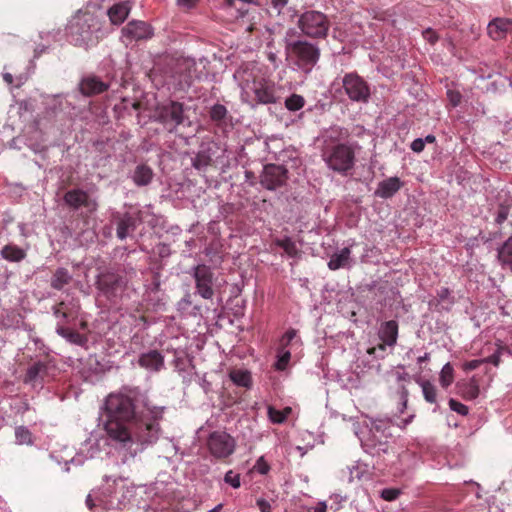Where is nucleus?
Returning <instances> with one entry per match:
<instances>
[{"mask_svg":"<svg viewBox=\"0 0 512 512\" xmlns=\"http://www.w3.org/2000/svg\"><path fill=\"white\" fill-rule=\"evenodd\" d=\"M154 173L146 164L137 165L131 174L133 183L138 187L147 186L151 183Z\"/></svg>","mask_w":512,"mask_h":512,"instance_id":"2f4dec72","label":"nucleus"},{"mask_svg":"<svg viewBox=\"0 0 512 512\" xmlns=\"http://www.w3.org/2000/svg\"><path fill=\"white\" fill-rule=\"evenodd\" d=\"M103 494L105 500H101L103 505L109 509H120L130 503L135 495V487L127 483L124 478L105 477L103 485Z\"/></svg>","mask_w":512,"mask_h":512,"instance_id":"423d86ee","label":"nucleus"},{"mask_svg":"<svg viewBox=\"0 0 512 512\" xmlns=\"http://www.w3.org/2000/svg\"><path fill=\"white\" fill-rule=\"evenodd\" d=\"M447 95H448V98H449L451 104L454 107L458 106L460 104V102H461V95H460V93L449 90L447 92Z\"/></svg>","mask_w":512,"mask_h":512,"instance_id":"e2e57ef3","label":"nucleus"},{"mask_svg":"<svg viewBox=\"0 0 512 512\" xmlns=\"http://www.w3.org/2000/svg\"><path fill=\"white\" fill-rule=\"evenodd\" d=\"M327 504L326 502H318L315 506H312L308 509V512H326Z\"/></svg>","mask_w":512,"mask_h":512,"instance_id":"338daca9","label":"nucleus"},{"mask_svg":"<svg viewBox=\"0 0 512 512\" xmlns=\"http://www.w3.org/2000/svg\"><path fill=\"white\" fill-rule=\"evenodd\" d=\"M256 505L258 506L260 512H271L272 511L270 502L264 498L257 499Z\"/></svg>","mask_w":512,"mask_h":512,"instance_id":"052dcab7","label":"nucleus"},{"mask_svg":"<svg viewBox=\"0 0 512 512\" xmlns=\"http://www.w3.org/2000/svg\"><path fill=\"white\" fill-rule=\"evenodd\" d=\"M265 75L264 66L254 61L242 63L236 69L233 78L241 90L242 101L251 102V91L263 81Z\"/></svg>","mask_w":512,"mask_h":512,"instance_id":"0eeeda50","label":"nucleus"},{"mask_svg":"<svg viewBox=\"0 0 512 512\" xmlns=\"http://www.w3.org/2000/svg\"><path fill=\"white\" fill-rule=\"evenodd\" d=\"M507 218H508V207L500 206V208L497 212L496 218H495V222L498 225H501L507 220Z\"/></svg>","mask_w":512,"mask_h":512,"instance_id":"13d9d810","label":"nucleus"},{"mask_svg":"<svg viewBox=\"0 0 512 512\" xmlns=\"http://www.w3.org/2000/svg\"><path fill=\"white\" fill-rule=\"evenodd\" d=\"M111 86L110 82L102 80L96 75L84 77L80 82L81 93L86 96L100 94Z\"/></svg>","mask_w":512,"mask_h":512,"instance_id":"393cba45","label":"nucleus"},{"mask_svg":"<svg viewBox=\"0 0 512 512\" xmlns=\"http://www.w3.org/2000/svg\"><path fill=\"white\" fill-rule=\"evenodd\" d=\"M510 30H512V20L505 18H495L487 26L488 35L494 40L504 38Z\"/></svg>","mask_w":512,"mask_h":512,"instance_id":"c756f323","label":"nucleus"},{"mask_svg":"<svg viewBox=\"0 0 512 512\" xmlns=\"http://www.w3.org/2000/svg\"><path fill=\"white\" fill-rule=\"evenodd\" d=\"M132 5L129 0L120 1L115 3L112 7L107 10V15L110 19L111 24L120 25L128 17L131 11Z\"/></svg>","mask_w":512,"mask_h":512,"instance_id":"cd10ccee","label":"nucleus"},{"mask_svg":"<svg viewBox=\"0 0 512 512\" xmlns=\"http://www.w3.org/2000/svg\"><path fill=\"white\" fill-rule=\"evenodd\" d=\"M321 158L329 170L341 176L348 175L355 165V151L350 144L322 145Z\"/></svg>","mask_w":512,"mask_h":512,"instance_id":"39448f33","label":"nucleus"},{"mask_svg":"<svg viewBox=\"0 0 512 512\" xmlns=\"http://www.w3.org/2000/svg\"><path fill=\"white\" fill-rule=\"evenodd\" d=\"M253 469L261 475H266L270 470V465L267 463L264 456H260L256 460Z\"/></svg>","mask_w":512,"mask_h":512,"instance_id":"864d4df0","label":"nucleus"},{"mask_svg":"<svg viewBox=\"0 0 512 512\" xmlns=\"http://www.w3.org/2000/svg\"><path fill=\"white\" fill-rule=\"evenodd\" d=\"M215 144L212 142L202 143L199 151L192 158V166L197 170H203L207 168L212 161V157L215 154Z\"/></svg>","mask_w":512,"mask_h":512,"instance_id":"a878e982","label":"nucleus"},{"mask_svg":"<svg viewBox=\"0 0 512 512\" xmlns=\"http://www.w3.org/2000/svg\"><path fill=\"white\" fill-rule=\"evenodd\" d=\"M191 108L178 101H169L157 109L156 118L170 133L191 128Z\"/></svg>","mask_w":512,"mask_h":512,"instance_id":"20e7f679","label":"nucleus"},{"mask_svg":"<svg viewBox=\"0 0 512 512\" xmlns=\"http://www.w3.org/2000/svg\"><path fill=\"white\" fill-rule=\"evenodd\" d=\"M2 256L10 261H19L24 258L25 254L23 250L7 245L2 249Z\"/></svg>","mask_w":512,"mask_h":512,"instance_id":"a18cd8bd","label":"nucleus"},{"mask_svg":"<svg viewBox=\"0 0 512 512\" xmlns=\"http://www.w3.org/2000/svg\"><path fill=\"white\" fill-rule=\"evenodd\" d=\"M462 394L466 399L472 400L475 399L479 394V387L474 381H470L465 384L462 389Z\"/></svg>","mask_w":512,"mask_h":512,"instance_id":"09e8293b","label":"nucleus"},{"mask_svg":"<svg viewBox=\"0 0 512 512\" xmlns=\"http://www.w3.org/2000/svg\"><path fill=\"white\" fill-rule=\"evenodd\" d=\"M287 173V169L282 165H266L261 174L260 183L265 189L274 191L286 183Z\"/></svg>","mask_w":512,"mask_h":512,"instance_id":"f3484780","label":"nucleus"},{"mask_svg":"<svg viewBox=\"0 0 512 512\" xmlns=\"http://www.w3.org/2000/svg\"><path fill=\"white\" fill-rule=\"evenodd\" d=\"M400 400H401L400 413H402L405 410V408L407 406V401H408V390L404 386H401V389H400Z\"/></svg>","mask_w":512,"mask_h":512,"instance_id":"680f3d73","label":"nucleus"},{"mask_svg":"<svg viewBox=\"0 0 512 512\" xmlns=\"http://www.w3.org/2000/svg\"><path fill=\"white\" fill-rule=\"evenodd\" d=\"M453 367L450 363H446L440 372V383L443 387H448L453 381Z\"/></svg>","mask_w":512,"mask_h":512,"instance_id":"49530a36","label":"nucleus"},{"mask_svg":"<svg viewBox=\"0 0 512 512\" xmlns=\"http://www.w3.org/2000/svg\"><path fill=\"white\" fill-rule=\"evenodd\" d=\"M425 144L423 138H416L412 141L410 148L415 153H420L424 150Z\"/></svg>","mask_w":512,"mask_h":512,"instance_id":"bf43d9fd","label":"nucleus"},{"mask_svg":"<svg viewBox=\"0 0 512 512\" xmlns=\"http://www.w3.org/2000/svg\"><path fill=\"white\" fill-rule=\"evenodd\" d=\"M56 332L70 344L79 346L84 349L88 348V337L86 335L60 324L57 325Z\"/></svg>","mask_w":512,"mask_h":512,"instance_id":"c85d7f7f","label":"nucleus"},{"mask_svg":"<svg viewBox=\"0 0 512 512\" xmlns=\"http://www.w3.org/2000/svg\"><path fill=\"white\" fill-rule=\"evenodd\" d=\"M305 105L303 96L293 93L285 99V107L287 110L295 112L302 109Z\"/></svg>","mask_w":512,"mask_h":512,"instance_id":"79ce46f5","label":"nucleus"},{"mask_svg":"<svg viewBox=\"0 0 512 512\" xmlns=\"http://www.w3.org/2000/svg\"><path fill=\"white\" fill-rule=\"evenodd\" d=\"M279 100L278 89L276 84L266 75L259 84L251 91V102L257 104H275Z\"/></svg>","mask_w":512,"mask_h":512,"instance_id":"dca6fc26","label":"nucleus"},{"mask_svg":"<svg viewBox=\"0 0 512 512\" xmlns=\"http://www.w3.org/2000/svg\"><path fill=\"white\" fill-rule=\"evenodd\" d=\"M386 347H388L386 344L381 342L377 346L371 347L367 350V353L374 358H384L386 353Z\"/></svg>","mask_w":512,"mask_h":512,"instance_id":"6e6d98bb","label":"nucleus"},{"mask_svg":"<svg viewBox=\"0 0 512 512\" xmlns=\"http://www.w3.org/2000/svg\"><path fill=\"white\" fill-rule=\"evenodd\" d=\"M278 245L290 257H295L298 254V248L296 246V243L289 237H286V238L278 241Z\"/></svg>","mask_w":512,"mask_h":512,"instance_id":"de8ad7c7","label":"nucleus"},{"mask_svg":"<svg viewBox=\"0 0 512 512\" xmlns=\"http://www.w3.org/2000/svg\"><path fill=\"white\" fill-rule=\"evenodd\" d=\"M176 486L177 484L172 480L167 482L157 480L149 486H143L142 488L147 498L160 506L164 503L170 504L179 497Z\"/></svg>","mask_w":512,"mask_h":512,"instance_id":"ddd939ff","label":"nucleus"},{"mask_svg":"<svg viewBox=\"0 0 512 512\" xmlns=\"http://www.w3.org/2000/svg\"><path fill=\"white\" fill-rule=\"evenodd\" d=\"M420 386L422 388V393H423V397L424 399L428 402V403H436V400H437V389L436 387L430 383L429 381H422L420 382Z\"/></svg>","mask_w":512,"mask_h":512,"instance_id":"c03bdc74","label":"nucleus"},{"mask_svg":"<svg viewBox=\"0 0 512 512\" xmlns=\"http://www.w3.org/2000/svg\"><path fill=\"white\" fill-rule=\"evenodd\" d=\"M72 280V274L65 268H58L52 278H51V286L54 289L61 290L66 285H68Z\"/></svg>","mask_w":512,"mask_h":512,"instance_id":"e433bc0d","label":"nucleus"},{"mask_svg":"<svg viewBox=\"0 0 512 512\" xmlns=\"http://www.w3.org/2000/svg\"><path fill=\"white\" fill-rule=\"evenodd\" d=\"M403 181L397 177H389L380 181L374 191V196L381 199L392 198L402 187Z\"/></svg>","mask_w":512,"mask_h":512,"instance_id":"b1692460","label":"nucleus"},{"mask_svg":"<svg viewBox=\"0 0 512 512\" xmlns=\"http://www.w3.org/2000/svg\"><path fill=\"white\" fill-rule=\"evenodd\" d=\"M165 410L164 405L154 404L138 387L126 386L107 396L103 430L117 465L130 467L157 443Z\"/></svg>","mask_w":512,"mask_h":512,"instance_id":"f257e3e1","label":"nucleus"},{"mask_svg":"<svg viewBox=\"0 0 512 512\" xmlns=\"http://www.w3.org/2000/svg\"><path fill=\"white\" fill-rule=\"evenodd\" d=\"M193 277L196 284V292L204 299H211L213 291V273L206 265H198L194 268Z\"/></svg>","mask_w":512,"mask_h":512,"instance_id":"aec40b11","label":"nucleus"},{"mask_svg":"<svg viewBox=\"0 0 512 512\" xmlns=\"http://www.w3.org/2000/svg\"><path fill=\"white\" fill-rule=\"evenodd\" d=\"M292 409L290 407H286L284 410H277L272 406H268L267 414L269 420L274 424L283 423L288 415L291 413Z\"/></svg>","mask_w":512,"mask_h":512,"instance_id":"a19ab883","label":"nucleus"},{"mask_svg":"<svg viewBox=\"0 0 512 512\" xmlns=\"http://www.w3.org/2000/svg\"><path fill=\"white\" fill-rule=\"evenodd\" d=\"M401 493L402 490L400 488L390 487L384 488L381 491L380 496L385 501H394L401 495Z\"/></svg>","mask_w":512,"mask_h":512,"instance_id":"603ef678","label":"nucleus"},{"mask_svg":"<svg viewBox=\"0 0 512 512\" xmlns=\"http://www.w3.org/2000/svg\"><path fill=\"white\" fill-rule=\"evenodd\" d=\"M329 20L327 16L316 10H309L300 15L298 27L302 34L309 38H325L329 31Z\"/></svg>","mask_w":512,"mask_h":512,"instance_id":"9d476101","label":"nucleus"},{"mask_svg":"<svg viewBox=\"0 0 512 512\" xmlns=\"http://www.w3.org/2000/svg\"><path fill=\"white\" fill-rule=\"evenodd\" d=\"M152 28L144 21L132 20L121 31L122 42L128 46L133 42L152 37Z\"/></svg>","mask_w":512,"mask_h":512,"instance_id":"a211bd4d","label":"nucleus"},{"mask_svg":"<svg viewBox=\"0 0 512 512\" xmlns=\"http://www.w3.org/2000/svg\"><path fill=\"white\" fill-rule=\"evenodd\" d=\"M95 284L99 294L114 304L122 300L127 288V280L111 269L100 272Z\"/></svg>","mask_w":512,"mask_h":512,"instance_id":"6e6552de","label":"nucleus"},{"mask_svg":"<svg viewBox=\"0 0 512 512\" xmlns=\"http://www.w3.org/2000/svg\"><path fill=\"white\" fill-rule=\"evenodd\" d=\"M209 118L216 127L224 129L231 117L224 105L216 103L209 110Z\"/></svg>","mask_w":512,"mask_h":512,"instance_id":"72a5a7b5","label":"nucleus"},{"mask_svg":"<svg viewBox=\"0 0 512 512\" xmlns=\"http://www.w3.org/2000/svg\"><path fill=\"white\" fill-rule=\"evenodd\" d=\"M342 87L351 102L367 104L370 101V84L356 72L346 73L342 77Z\"/></svg>","mask_w":512,"mask_h":512,"instance_id":"9b49d317","label":"nucleus"},{"mask_svg":"<svg viewBox=\"0 0 512 512\" xmlns=\"http://www.w3.org/2000/svg\"><path fill=\"white\" fill-rule=\"evenodd\" d=\"M64 201L74 210H78L83 207L87 209V211L93 212L98 207L96 199L92 198L88 192L81 189H72L67 191L64 195Z\"/></svg>","mask_w":512,"mask_h":512,"instance_id":"412c9836","label":"nucleus"},{"mask_svg":"<svg viewBox=\"0 0 512 512\" xmlns=\"http://www.w3.org/2000/svg\"><path fill=\"white\" fill-rule=\"evenodd\" d=\"M437 305L440 306L438 310L449 311L454 304V297L451 295V291L447 287H441L437 290Z\"/></svg>","mask_w":512,"mask_h":512,"instance_id":"58836bf2","label":"nucleus"},{"mask_svg":"<svg viewBox=\"0 0 512 512\" xmlns=\"http://www.w3.org/2000/svg\"><path fill=\"white\" fill-rule=\"evenodd\" d=\"M271 4L277 13L280 14L282 9L288 4V0H272Z\"/></svg>","mask_w":512,"mask_h":512,"instance_id":"69168bd1","label":"nucleus"},{"mask_svg":"<svg viewBox=\"0 0 512 512\" xmlns=\"http://www.w3.org/2000/svg\"><path fill=\"white\" fill-rule=\"evenodd\" d=\"M224 482L234 489H237L241 486L240 475L235 473L233 470H229L225 473Z\"/></svg>","mask_w":512,"mask_h":512,"instance_id":"3c124183","label":"nucleus"},{"mask_svg":"<svg viewBox=\"0 0 512 512\" xmlns=\"http://www.w3.org/2000/svg\"><path fill=\"white\" fill-rule=\"evenodd\" d=\"M198 2L199 0H177L178 6L185 9H191L195 7Z\"/></svg>","mask_w":512,"mask_h":512,"instance_id":"0e129e2a","label":"nucleus"},{"mask_svg":"<svg viewBox=\"0 0 512 512\" xmlns=\"http://www.w3.org/2000/svg\"><path fill=\"white\" fill-rule=\"evenodd\" d=\"M79 311L80 304L79 301L75 298L62 300L58 305L54 307L55 317L66 322L75 320L78 317Z\"/></svg>","mask_w":512,"mask_h":512,"instance_id":"4be33fe9","label":"nucleus"},{"mask_svg":"<svg viewBox=\"0 0 512 512\" xmlns=\"http://www.w3.org/2000/svg\"><path fill=\"white\" fill-rule=\"evenodd\" d=\"M291 353L284 347H280L277 351V360L274 364L276 370L283 371L289 364Z\"/></svg>","mask_w":512,"mask_h":512,"instance_id":"37998d69","label":"nucleus"},{"mask_svg":"<svg viewBox=\"0 0 512 512\" xmlns=\"http://www.w3.org/2000/svg\"><path fill=\"white\" fill-rule=\"evenodd\" d=\"M206 447L213 459L224 460L235 452L236 441L225 431H213L207 437Z\"/></svg>","mask_w":512,"mask_h":512,"instance_id":"f8f14e48","label":"nucleus"},{"mask_svg":"<svg viewBox=\"0 0 512 512\" xmlns=\"http://www.w3.org/2000/svg\"><path fill=\"white\" fill-rule=\"evenodd\" d=\"M351 250L349 247H344L341 250L335 252L328 262V267L331 270H338L345 268L350 264Z\"/></svg>","mask_w":512,"mask_h":512,"instance_id":"f704fd0d","label":"nucleus"},{"mask_svg":"<svg viewBox=\"0 0 512 512\" xmlns=\"http://www.w3.org/2000/svg\"><path fill=\"white\" fill-rule=\"evenodd\" d=\"M99 451L97 445H89V454L84 455L83 450L76 452L73 447L61 445L58 449L54 448L50 453V458L58 465H64L63 470L69 472L72 467H80L89 458H94Z\"/></svg>","mask_w":512,"mask_h":512,"instance_id":"1a4fd4ad","label":"nucleus"},{"mask_svg":"<svg viewBox=\"0 0 512 512\" xmlns=\"http://www.w3.org/2000/svg\"><path fill=\"white\" fill-rule=\"evenodd\" d=\"M209 64V61L205 57H201L198 61L194 59H185L178 64L179 70L186 69L188 70V74L184 76H180L178 80L175 81H167L168 85H178L180 88H183L185 85H190L193 79H200L202 76L206 75V66Z\"/></svg>","mask_w":512,"mask_h":512,"instance_id":"4468645a","label":"nucleus"},{"mask_svg":"<svg viewBox=\"0 0 512 512\" xmlns=\"http://www.w3.org/2000/svg\"><path fill=\"white\" fill-rule=\"evenodd\" d=\"M347 137V129L334 125L322 133L321 139L323 141V145H337L341 144L340 141L346 139Z\"/></svg>","mask_w":512,"mask_h":512,"instance_id":"473e14b6","label":"nucleus"},{"mask_svg":"<svg viewBox=\"0 0 512 512\" xmlns=\"http://www.w3.org/2000/svg\"><path fill=\"white\" fill-rule=\"evenodd\" d=\"M296 337V330L289 329L281 338V347L286 348Z\"/></svg>","mask_w":512,"mask_h":512,"instance_id":"4d7b16f0","label":"nucleus"},{"mask_svg":"<svg viewBox=\"0 0 512 512\" xmlns=\"http://www.w3.org/2000/svg\"><path fill=\"white\" fill-rule=\"evenodd\" d=\"M16 439L20 444H29L32 441V435L30 431L23 427L19 426L15 431Z\"/></svg>","mask_w":512,"mask_h":512,"instance_id":"8fccbe9b","label":"nucleus"},{"mask_svg":"<svg viewBox=\"0 0 512 512\" xmlns=\"http://www.w3.org/2000/svg\"><path fill=\"white\" fill-rule=\"evenodd\" d=\"M60 35L59 29L40 31L39 38L41 42L34 47V58L44 53L53 43L60 40Z\"/></svg>","mask_w":512,"mask_h":512,"instance_id":"7c9ffc66","label":"nucleus"},{"mask_svg":"<svg viewBox=\"0 0 512 512\" xmlns=\"http://www.w3.org/2000/svg\"><path fill=\"white\" fill-rule=\"evenodd\" d=\"M59 374V369L51 360L34 362V390L43 389Z\"/></svg>","mask_w":512,"mask_h":512,"instance_id":"6ab92c4d","label":"nucleus"},{"mask_svg":"<svg viewBox=\"0 0 512 512\" xmlns=\"http://www.w3.org/2000/svg\"><path fill=\"white\" fill-rule=\"evenodd\" d=\"M144 212L137 210L135 212H116L113 219L116 223V235L119 240H125L131 232L135 231L137 225L143 222Z\"/></svg>","mask_w":512,"mask_h":512,"instance_id":"2eb2a0df","label":"nucleus"},{"mask_svg":"<svg viewBox=\"0 0 512 512\" xmlns=\"http://www.w3.org/2000/svg\"><path fill=\"white\" fill-rule=\"evenodd\" d=\"M69 42L85 49L95 46L105 35L103 17L99 11L79 9L66 26Z\"/></svg>","mask_w":512,"mask_h":512,"instance_id":"f03ea898","label":"nucleus"},{"mask_svg":"<svg viewBox=\"0 0 512 512\" xmlns=\"http://www.w3.org/2000/svg\"><path fill=\"white\" fill-rule=\"evenodd\" d=\"M498 258L501 265L505 268H509L512 272V236H510L498 250Z\"/></svg>","mask_w":512,"mask_h":512,"instance_id":"4c0bfd02","label":"nucleus"},{"mask_svg":"<svg viewBox=\"0 0 512 512\" xmlns=\"http://www.w3.org/2000/svg\"><path fill=\"white\" fill-rule=\"evenodd\" d=\"M296 34V30L290 28L284 36L286 60L293 71L308 76L319 62L320 48L306 40H294Z\"/></svg>","mask_w":512,"mask_h":512,"instance_id":"7ed1b4c3","label":"nucleus"},{"mask_svg":"<svg viewBox=\"0 0 512 512\" xmlns=\"http://www.w3.org/2000/svg\"><path fill=\"white\" fill-rule=\"evenodd\" d=\"M391 423H392V421L389 418L375 419L372 421L371 431L375 432V433H379L383 437L388 438V437L392 436V433L389 431Z\"/></svg>","mask_w":512,"mask_h":512,"instance_id":"ea45409f","label":"nucleus"},{"mask_svg":"<svg viewBox=\"0 0 512 512\" xmlns=\"http://www.w3.org/2000/svg\"><path fill=\"white\" fill-rule=\"evenodd\" d=\"M138 363L142 368L151 372H157L164 367V357L157 350H151L142 353L138 359Z\"/></svg>","mask_w":512,"mask_h":512,"instance_id":"bb28decb","label":"nucleus"},{"mask_svg":"<svg viewBox=\"0 0 512 512\" xmlns=\"http://www.w3.org/2000/svg\"><path fill=\"white\" fill-rule=\"evenodd\" d=\"M399 325L396 320H388L380 323L377 331L378 338L388 347L393 348L398 339Z\"/></svg>","mask_w":512,"mask_h":512,"instance_id":"5701e85b","label":"nucleus"},{"mask_svg":"<svg viewBox=\"0 0 512 512\" xmlns=\"http://www.w3.org/2000/svg\"><path fill=\"white\" fill-rule=\"evenodd\" d=\"M449 407L452 411L460 414V415H467L468 414V407L460 402H458L457 400L451 398L449 400Z\"/></svg>","mask_w":512,"mask_h":512,"instance_id":"5fc2aeb1","label":"nucleus"},{"mask_svg":"<svg viewBox=\"0 0 512 512\" xmlns=\"http://www.w3.org/2000/svg\"><path fill=\"white\" fill-rule=\"evenodd\" d=\"M484 362L491 363L497 366L500 362V352L496 351L495 353L484 359Z\"/></svg>","mask_w":512,"mask_h":512,"instance_id":"774afa93","label":"nucleus"},{"mask_svg":"<svg viewBox=\"0 0 512 512\" xmlns=\"http://www.w3.org/2000/svg\"><path fill=\"white\" fill-rule=\"evenodd\" d=\"M229 377L239 387L250 388L252 386V377L248 370L234 369L229 373Z\"/></svg>","mask_w":512,"mask_h":512,"instance_id":"c9c22d12","label":"nucleus"}]
</instances>
